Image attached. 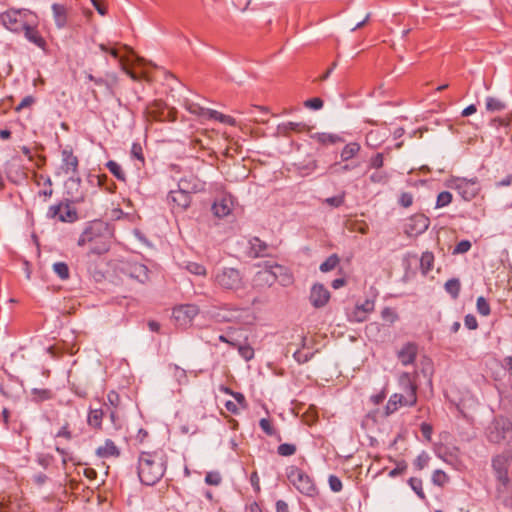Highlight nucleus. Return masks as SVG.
Wrapping results in <instances>:
<instances>
[{"label":"nucleus","mask_w":512,"mask_h":512,"mask_svg":"<svg viewBox=\"0 0 512 512\" xmlns=\"http://www.w3.org/2000/svg\"><path fill=\"white\" fill-rule=\"evenodd\" d=\"M434 265V255L430 251L423 252L420 258V269L423 274H428Z\"/></svg>","instance_id":"nucleus-31"},{"label":"nucleus","mask_w":512,"mask_h":512,"mask_svg":"<svg viewBox=\"0 0 512 512\" xmlns=\"http://www.w3.org/2000/svg\"><path fill=\"white\" fill-rule=\"evenodd\" d=\"M54 273L61 279L67 280L70 276L69 267L65 262H55L52 266Z\"/></svg>","instance_id":"nucleus-37"},{"label":"nucleus","mask_w":512,"mask_h":512,"mask_svg":"<svg viewBox=\"0 0 512 512\" xmlns=\"http://www.w3.org/2000/svg\"><path fill=\"white\" fill-rule=\"evenodd\" d=\"M313 138L317 142L324 144V145L335 144L342 140L341 137H339L338 135L330 134V133H317V134L313 135Z\"/></svg>","instance_id":"nucleus-35"},{"label":"nucleus","mask_w":512,"mask_h":512,"mask_svg":"<svg viewBox=\"0 0 512 512\" xmlns=\"http://www.w3.org/2000/svg\"><path fill=\"white\" fill-rule=\"evenodd\" d=\"M187 110L202 119H210V113L213 112V109L204 108L197 103H188Z\"/></svg>","instance_id":"nucleus-32"},{"label":"nucleus","mask_w":512,"mask_h":512,"mask_svg":"<svg viewBox=\"0 0 512 512\" xmlns=\"http://www.w3.org/2000/svg\"><path fill=\"white\" fill-rule=\"evenodd\" d=\"M460 289H461L460 281L456 278L450 279L445 283V290L454 299H456L459 296Z\"/></svg>","instance_id":"nucleus-38"},{"label":"nucleus","mask_w":512,"mask_h":512,"mask_svg":"<svg viewBox=\"0 0 512 512\" xmlns=\"http://www.w3.org/2000/svg\"><path fill=\"white\" fill-rule=\"evenodd\" d=\"M471 242L469 240L460 241L454 248L453 254H463L470 250Z\"/></svg>","instance_id":"nucleus-61"},{"label":"nucleus","mask_w":512,"mask_h":512,"mask_svg":"<svg viewBox=\"0 0 512 512\" xmlns=\"http://www.w3.org/2000/svg\"><path fill=\"white\" fill-rule=\"evenodd\" d=\"M306 128V125L301 122H286L279 124L277 132L279 135L288 137L290 132H301Z\"/></svg>","instance_id":"nucleus-28"},{"label":"nucleus","mask_w":512,"mask_h":512,"mask_svg":"<svg viewBox=\"0 0 512 512\" xmlns=\"http://www.w3.org/2000/svg\"><path fill=\"white\" fill-rule=\"evenodd\" d=\"M495 498L506 508H512V482L510 478L496 480Z\"/></svg>","instance_id":"nucleus-12"},{"label":"nucleus","mask_w":512,"mask_h":512,"mask_svg":"<svg viewBox=\"0 0 512 512\" xmlns=\"http://www.w3.org/2000/svg\"><path fill=\"white\" fill-rule=\"evenodd\" d=\"M406 469H407L406 462L400 461L397 463L396 467L389 472L388 475L393 478V477L403 474L406 471Z\"/></svg>","instance_id":"nucleus-62"},{"label":"nucleus","mask_w":512,"mask_h":512,"mask_svg":"<svg viewBox=\"0 0 512 512\" xmlns=\"http://www.w3.org/2000/svg\"><path fill=\"white\" fill-rule=\"evenodd\" d=\"M234 206L233 198L230 195H223L217 198L212 205V212L218 218L228 216Z\"/></svg>","instance_id":"nucleus-19"},{"label":"nucleus","mask_w":512,"mask_h":512,"mask_svg":"<svg viewBox=\"0 0 512 512\" xmlns=\"http://www.w3.org/2000/svg\"><path fill=\"white\" fill-rule=\"evenodd\" d=\"M339 264V258L336 254L330 255L321 265H320V271L321 272H329L336 268V266Z\"/></svg>","instance_id":"nucleus-41"},{"label":"nucleus","mask_w":512,"mask_h":512,"mask_svg":"<svg viewBox=\"0 0 512 512\" xmlns=\"http://www.w3.org/2000/svg\"><path fill=\"white\" fill-rule=\"evenodd\" d=\"M168 204L173 212H183L191 204V195L182 192L178 189L171 190L167 196Z\"/></svg>","instance_id":"nucleus-13"},{"label":"nucleus","mask_w":512,"mask_h":512,"mask_svg":"<svg viewBox=\"0 0 512 512\" xmlns=\"http://www.w3.org/2000/svg\"><path fill=\"white\" fill-rule=\"evenodd\" d=\"M250 244V255L257 257L269 256V246L266 242L262 241L258 237H254L249 241Z\"/></svg>","instance_id":"nucleus-25"},{"label":"nucleus","mask_w":512,"mask_h":512,"mask_svg":"<svg viewBox=\"0 0 512 512\" xmlns=\"http://www.w3.org/2000/svg\"><path fill=\"white\" fill-rule=\"evenodd\" d=\"M121 272L131 279H135L140 283H145L148 278V268L137 262H123L120 267Z\"/></svg>","instance_id":"nucleus-11"},{"label":"nucleus","mask_w":512,"mask_h":512,"mask_svg":"<svg viewBox=\"0 0 512 512\" xmlns=\"http://www.w3.org/2000/svg\"><path fill=\"white\" fill-rule=\"evenodd\" d=\"M63 164L62 170L66 173H74L76 171L78 160L77 157L72 154V152L64 150L62 153Z\"/></svg>","instance_id":"nucleus-30"},{"label":"nucleus","mask_w":512,"mask_h":512,"mask_svg":"<svg viewBox=\"0 0 512 512\" xmlns=\"http://www.w3.org/2000/svg\"><path fill=\"white\" fill-rule=\"evenodd\" d=\"M417 403V394L412 392L405 394V392L394 393L390 396L386 406L385 414L391 415L396 412L400 407H412Z\"/></svg>","instance_id":"nucleus-7"},{"label":"nucleus","mask_w":512,"mask_h":512,"mask_svg":"<svg viewBox=\"0 0 512 512\" xmlns=\"http://www.w3.org/2000/svg\"><path fill=\"white\" fill-rule=\"evenodd\" d=\"M344 201H345V194L342 193L340 195L326 198L324 200V203H326L327 205H329L331 207L338 208L341 205H343Z\"/></svg>","instance_id":"nucleus-52"},{"label":"nucleus","mask_w":512,"mask_h":512,"mask_svg":"<svg viewBox=\"0 0 512 512\" xmlns=\"http://www.w3.org/2000/svg\"><path fill=\"white\" fill-rule=\"evenodd\" d=\"M369 179L375 184H385L389 180V174L378 169L370 175Z\"/></svg>","instance_id":"nucleus-45"},{"label":"nucleus","mask_w":512,"mask_h":512,"mask_svg":"<svg viewBox=\"0 0 512 512\" xmlns=\"http://www.w3.org/2000/svg\"><path fill=\"white\" fill-rule=\"evenodd\" d=\"M52 12L55 24L58 28H63L67 24V8L65 5L55 3L52 5Z\"/></svg>","instance_id":"nucleus-27"},{"label":"nucleus","mask_w":512,"mask_h":512,"mask_svg":"<svg viewBox=\"0 0 512 512\" xmlns=\"http://www.w3.org/2000/svg\"><path fill=\"white\" fill-rule=\"evenodd\" d=\"M511 459L512 456L510 453H503L493 458L492 467L495 473L496 480H504L509 478L508 468Z\"/></svg>","instance_id":"nucleus-16"},{"label":"nucleus","mask_w":512,"mask_h":512,"mask_svg":"<svg viewBox=\"0 0 512 512\" xmlns=\"http://www.w3.org/2000/svg\"><path fill=\"white\" fill-rule=\"evenodd\" d=\"M32 399L35 402H43L50 400L53 397V393L49 389L34 388L31 390Z\"/></svg>","instance_id":"nucleus-36"},{"label":"nucleus","mask_w":512,"mask_h":512,"mask_svg":"<svg viewBox=\"0 0 512 512\" xmlns=\"http://www.w3.org/2000/svg\"><path fill=\"white\" fill-rule=\"evenodd\" d=\"M40 179L44 181V185H46L47 187L45 189L39 191V196H43L44 200H46L47 198L51 197V195L53 193L52 183H51L50 178H48V177L45 178V177L41 176Z\"/></svg>","instance_id":"nucleus-57"},{"label":"nucleus","mask_w":512,"mask_h":512,"mask_svg":"<svg viewBox=\"0 0 512 512\" xmlns=\"http://www.w3.org/2000/svg\"><path fill=\"white\" fill-rule=\"evenodd\" d=\"M199 309L194 304L179 305L173 309V319L180 327L189 326L198 315Z\"/></svg>","instance_id":"nucleus-10"},{"label":"nucleus","mask_w":512,"mask_h":512,"mask_svg":"<svg viewBox=\"0 0 512 512\" xmlns=\"http://www.w3.org/2000/svg\"><path fill=\"white\" fill-rule=\"evenodd\" d=\"M505 108V104L497 98L488 97L486 99V109L490 112L501 111Z\"/></svg>","instance_id":"nucleus-43"},{"label":"nucleus","mask_w":512,"mask_h":512,"mask_svg":"<svg viewBox=\"0 0 512 512\" xmlns=\"http://www.w3.org/2000/svg\"><path fill=\"white\" fill-rule=\"evenodd\" d=\"M412 490L418 495L419 498L425 499V493L422 487V480L419 478L412 477L408 481Z\"/></svg>","instance_id":"nucleus-46"},{"label":"nucleus","mask_w":512,"mask_h":512,"mask_svg":"<svg viewBox=\"0 0 512 512\" xmlns=\"http://www.w3.org/2000/svg\"><path fill=\"white\" fill-rule=\"evenodd\" d=\"M96 222L90 221L86 224V227L82 231L78 239V246L87 248L91 253L95 252L96 247Z\"/></svg>","instance_id":"nucleus-15"},{"label":"nucleus","mask_w":512,"mask_h":512,"mask_svg":"<svg viewBox=\"0 0 512 512\" xmlns=\"http://www.w3.org/2000/svg\"><path fill=\"white\" fill-rule=\"evenodd\" d=\"M108 170L118 179L125 181V173L123 172L121 166L115 161H108L106 164Z\"/></svg>","instance_id":"nucleus-42"},{"label":"nucleus","mask_w":512,"mask_h":512,"mask_svg":"<svg viewBox=\"0 0 512 512\" xmlns=\"http://www.w3.org/2000/svg\"><path fill=\"white\" fill-rule=\"evenodd\" d=\"M104 226H105V234L103 235L104 241L101 244L98 242V254L102 253V252H107L109 250L110 244L114 237L113 229L106 223L104 224Z\"/></svg>","instance_id":"nucleus-33"},{"label":"nucleus","mask_w":512,"mask_h":512,"mask_svg":"<svg viewBox=\"0 0 512 512\" xmlns=\"http://www.w3.org/2000/svg\"><path fill=\"white\" fill-rule=\"evenodd\" d=\"M178 190L189 195L203 189V183L194 175L183 177L178 182Z\"/></svg>","instance_id":"nucleus-21"},{"label":"nucleus","mask_w":512,"mask_h":512,"mask_svg":"<svg viewBox=\"0 0 512 512\" xmlns=\"http://www.w3.org/2000/svg\"><path fill=\"white\" fill-rule=\"evenodd\" d=\"M448 186L457 191L459 196L465 201L474 199L481 190V185L477 177L464 178L452 177L448 181Z\"/></svg>","instance_id":"nucleus-5"},{"label":"nucleus","mask_w":512,"mask_h":512,"mask_svg":"<svg viewBox=\"0 0 512 512\" xmlns=\"http://www.w3.org/2000/svg\"><path fill=\"white\" fill-rule=\"evenodd\" d=\"M120 455V448L111 439H106L103 445L98 446V457L117 458Z\"/></svg>","instance_id":"nucleus-24"},{"label":"nucleus","mask_w":512,"mask_h":512,"mask_svg":"<svg viewBox=\"0 0 512 512\" xmlns=\"http://www.w3.org/2000/svg\"><path fill=\"white\" fill-rule=\"evenodd\" d=\"M238 352L246 361H249L254 357V350L249 345H239Z\"/></svg>","instance_id":"nucleus-55"},{"label":"nucleus","mask_w":512,"mask_h":512,"mask_svg":"<svg viewBox=\"0 0 512 512\" xmlns=\"http://www.w3.org/2000/svg\"><path fill=\"white\" fill-rule=\"evenodd\" d=\"M277 452L281 456H291L296 452V446L290 443L280 444L277 448Z\"/></svg>","instance_id":"nucleus-50"},{"label":"nucleus","mask_w":512,"mask_h":512,"mask_svg":"<svg viewBox=\"0 0 512 512\" xmlns=\"http://www.w3.org/2000/svg\"><path fill=\"white\" fill-rule=\"evenodd\" d=\"M487 438L492 443H512V422L509 419L498 417L487 427Z\"/></svg>","instance_id":"nucleus-4"},{"label":"nucleus","mask_w":512,"mask_h":512,"mask_svg":"<svg viewBox=\"0 0 512 512\" xmlns=\"http://www.w3.org/2000/svg\"><path fill=\"white\" fill-rule=\"evenodd\" d=\"M210 119L217 120L221 123H224V124H227L230 126H236V124H237L236 120L233 117H231L229 115L222 114L216 110H213V112L210 113Z\"/></svg>","instance_id":"nucleus-40"},{"label":"nucleus","mask_w":512,"mask_h":512,"mask_svg":"<svg viewBox=\"0 0 512 512\" xmlns=\"http://www.w3.org/2000/svg\"><path fill=\"white\" fill-rule=\"evenodd\" d=\"M430 225V219L421 213L412 215L404 225V232L409 237H416L423 234Z\"/></svg>","instance_id":"nucleus-9"},{"label":"nucleus","mask_w":512,"mask_h":512,"mask_svg":"<svg viewBox=\"0 0 512 512\" xmlns=\"http://www.w3.org/2000/svg\"><path fill=\"white\" fill-rule=\"evenodd\" d=\"M274 283L275 278L272 264H265L261 270L256 272L252 280L253 287L258 289L271 287Z\"/></svg>","instance_id":"nucleus-14"},{"label":"nucleus","mask_w":512,"mask_h":512,"mask_svg":"<svg viewBox=\"0 0 512 512\" xmlns=\"http://www.w3.org/2000/svg\"><path fill=\"white\" fill-rule=\"evenodd\" d=\"M167 459L163 451L142 452L138 458V477L142 484L155 485L166 471Z\"/></svg>","instance_id":"nucleus-2"},{"label":"nucleus","mask_w":512,"mask_h":512,"mask_svg":"<svg viewBox=\"0 0 512 512\" xmlns=\"http://www.w3.org/2000/svg\"><path fill=\"white\" fill-rule=\"evenodd\" d=\"M398 203L404 208L410 207L413 204V195L409 192H402L399 196Z\"/></svg>","instance_id":"nucleus-59"},{"label":"nucleus","mask_w":512,"mask_h":512,"mask_svg":"<svg viewBox=\"0 0 512 512\" xmlns=\"http://www.w3.org/2000/svg\"><path fill=\"white\" fill-rule=\"evenodd\" d=\"M288 479L300 493L308 496L316 493L313 480L301 469L293 467L288 473Z\"/></svg>","instance_id":"nucleus-6"},{"label":"nucleus","mask_w":512,"mask_h":512,"mask_svg":"<svg viewBox=\"0 0 512 512\" xmlns=\"http://www.w3.org/2000/svg\"><path fill=\"white\" fill-rule=\"evenodd\" d=\"M328 482H329V487L333 492H340L342 490V487H343L342 481L337 476L330 475Z\"/></svg>","instance_id":"nucleus-60"},{"label":"nucleus","mask_w":512,"mask_h":512,"mask_svg":"<svg viewBox=\"0 0 512 512\" xmlns=\"http://www.w3.org/2000/svg\"><path fill=\"white\" fill-rule=\"evenodd\" d=\"M47 216L50 219L61 222H74L77 220V212L68 202H60L50 206Z\"/></svg>","instance_id":"nucleus-8"},{"label":"nucleus","mask_w":512,"mask_h":512,"mask_svg":"<svg viewBox=\"0 0 512 512\" xmlns=\"http://www.w3.org/2000/svg\"><path fill=\"white\" fill-rule=\"evenodd\" d=\"M452 194L449 191H442L438 194L436 200V208H443L452 202Z\"/></svg>","instance_id":"nucleus-44"},{"label":"nucleus","mask_w":512,"mask_h":512,"mask_svg":"<svg viewBox=\"0 0 512 512\" xmlns=\"http://www.w3.org/2000/svg\"><path fill=\"white\" fill-rule=\"evenodd\" d=\"M309 299L315 308H321L328 303L330 292L323 284L316 283L311 288Z\"/></svg>","instance_id":"nucleus-18"},{"label":"nucleus","mask_w":512,"mask_h":512,"mask_svg":"<svg viewBox=\"0 0 512 512\" xmlns=\"http://www.w3.org/2000/svg\"><path fill=\"white\" fill-rule=\"evenodd\" d=\"M222 481L221 475L218 472H208L205 476V482L208 485L218 486Z\"/></svg>","instance_id":"nucleus-56"},{"label":"nucleus","mask_w":512,"mask_h":512,"mask_svg":"<svg viewBox=\"0 0 512 512\" xmlns=\"http://www.w3.org/2000/svg\"><path fill=\"white\" fill-rule=\"evenodd\" d=\"M1 20L3 25L13 32H21L27 24L19 11H7L1 15Z\"/></svg>","instance_id":"nucleus-17"},{"label":"nucleus","mask_w":512,"mask_h":512,"mask_svg":"<svg viewBox=\"0 0 512 512\" xmlns=\"http://www.w3.org/2000/svg\"><path fill=\"white\" fill-rule=\"evenodd\" d=\"M259 425L261 427V429L263 430V432L269 436H274L276 435V430L275 428L273 427L271 421L267 418H262L260 421H259Z\"/></svg>","instance_id":"nucleus-51"},{"label":"nucleus","mask_w":512,"mask_h":512,"mask_svg":"<svg viewBox=\"0 0 512 512\" xmlns=\"http://www.w3.org/2000/svg\"><path fill=\"white\" fill-rule=\"evenodd\" d=\"M272 265L275 282H278L283 287L291 286L293 284L294 278L290 270L277 263Z\"/></svg>","instance_id":"nucleus-22"},{"label":"nucleus","mask_w":512,"mask_h":512,"mask_svg":"<svg viewBox=\"0 0 512 512\" xmlns=\"http://www.w3.org/2000/svg\"><path fill=\"white\" fill-rule=\"evenodd\" d=\"M360 151V145L356 142L348 143L341 151V159L348 161L358 154Z\"/></svg>","instance_id":"nucleus-34"},{"label":"nucleus","mask_w":512,"mask_h":512,"mask_svg":"<svg viewBox=\"0 0 512 512\" xmlns=\"http://www.w3.org/2000/svg\"><path fill=\"white\" fill-rule=\"evenodd\" d=\"M186 269L191 274L198 275V276H205L207 273L206 268L202 264H199L196 262H188L186 265Z\"/></svg>","instance_id":"nucleus-49"},{"label":"nucleus","mask_w":512,"mask_h":512,"mask_svg":"<svg viewBox=\"0 0 512 512\" xmlns=\"http://www.w3.org/2000/svg\"><path fill=\"white\" fill-rule=\"evenodd\" d=\"M448 480L447 474L440 469L435 470L432 474V482L437 486H444Z\"/></svg>","instance_id":"nucleus-47"},{"label":"nucleus","mask_w":512,"mask_h":512,"mask_svg":"<svg viewBox=\"0 0 512 512\" xmlns=\"http://www.w3.org/2000/svg\"><path fill=\"white\" fill-rule=\"evenodd\" d=\"M398 384L401 392L417 394V385L413 382L409 373H402L398 378Z\"/></svg>","instance_id":"nucleus-29"},{"label":"nucleus","mask_w":512,"mask_h":512,"mask_svg":"<svg viewBox=\"0 0 512 512\" xmlns=\"http://www.w3.org/2000/svg\"><path fill=\"white\" fill-rule=\"evenodd\" d=\"M429 460H430L429 455L425 451H423L415 459L414 465H415L416 469L422 470L423 468H425L427 466Z\"/></svg>","instance_id":"nucleus-53"},{"label":"nucleus","mask_w":512,"mask_h":512,"mask_svg":"<svg viewBox=\"0 0 512 512\" xmlns=\"http://www.w3.org/2000/svg\"><path fill=\"white\" fill-rule=\"evenodd\" d=\"M417 346L414 343H406L397 353L399 361L407 366L412 364L417 356Z\"/></svg>","instance_id":"nucleus-23"},{"label":"nucleus","mask_w":512,"mask_h":512,"mask_svg":"<svg viewBox=\"0 0 512 512\" xmlns=\"http://www.w3.org/2000/svg\"><path fill=\"white\" fill-rule=\"evenodd\" d=\"M98 49L103 54L105 64L114 68V71H105L104 76L98 79V101L101 100L108 105L120 104L119 98L116 96L118 90V70L124 71L131 79L138 80L139 77L130 69L128 65L131 62V56L134 55L133 50L117 42L98 44Z\"/></svg>","instance_id":"nucleus-1"},{"label":"nucleus","mask_w":512,"mask_h":512,"mask_svg":"<svg viewBox=\"0 0 512 512\" xmlns=\"http://www.w3.org/2000/svg\"><path fill=\"white\" fill-rule=\"evenodd\" d=\"M383 137L380 136L378 130H372L366 135V144L369 147L376 148L383 142Z\"/></svg>","instance_id":"nucleus-39"},{"label":"nucleus","mask_w":512,"mask_h":512,"mask_svg":"<svg viewBox=\"0 0 512 512\" xmlns=\"http://www.w3.org/2000/svg\"><path fill=\"white\" fill-rule=\"evenodd\" d=\"M131 156L138 161L141 162V164H144V155L142 146L139 143H133L131 147Z\"/></svg>","instance_id":"nucleus-58"},{"label":"nucleus","mask_w":512,"mask_h":512,"mask_svg":"<svg viewBox=\"0 0 512 512\" xmlns=\"http://www.w3.org/2000/svg\"><path fill=\"white\" fill-rule=\"evenodd\" d=\"M22 31L24 32L26 39L31 43L35 44L39 48L45 47L46 42L35 27L26 24Z\"/></svg>","instance_id":"nucleus-26"},{"label":"nucleus","mask_w":512,"mask_h":512,"mask_svg":"<svg viewBox=\"0 0 512 512\" xmlns=\"http://www.w3.org/2000/svg\"><path fill=\"white\" fill-rule=\"evenodd\" d=\"M215 283L224 290L238 291L245 288V281L242 273L231 267L219 269L214 275Z\"/></svg>","instance_id":"nucleus-3"},{"label":"nucleus","mask_w":512,"mask_h":512,"mask_svg":"<svg viewBox=\"0 0 512 512\" xmlns=\"http://www.w3.org/2000/svg\"><path fill=\"white\" fill-rule=\"evenodd\" d=\"M373 300H365L362 304H357L354 310L349 314V320L352 322H364L368 315L374 310Z\"/></svg>","instance_id":"nucleus-20"},{"label":"nucleus","mask_w":512,"mask_h":512,"mask_svg":"<svg viewBox=\"0 0 512 512\" xmlns=\"http://www.w3.org/2000/svg\"><path fill=\"white\" fill-rule=\"evenodd\" d=\"M476 306L478 313L482 316H488L491 312L490 305L483 296L477 298Z\"/></svg>","instance_id":"nucleus-48"},{"label":"nucleus","mask_w":512,"mask_h":512,"mask_svg":"<svg viewBox=\"0 0 512 512\" xmlns=\"http://www.w3.org/2000/svg\"><path fill=\"white\" fill-rule=\"evenodd\" d=\"M382 318L384 320L390 321L393 323L397 319V314L392 308L386 307L381 312Z\"/></svg>","instance_id":"nucleus-63"},{"label":"nucleus","mask_w":512,"mask_h":512,"mask_svg":"<svg viewBox=\"0 0 512 512\" xmlns=\"http://www.w3.org/2000/svg\"><path fill=\"white\" fill-rule=\"evenodd\" d=\"M305 106L309 107L311 109H314V110H318V109L322 108L323 101L320 98H317V97L311 98V99H308L305 102Z\"/></svg>","instance_id":"nucleus-64"},{"label":"nucleus","mask_w":512,"mask_h":512,"mask_svg":"<svg viewBox=\"0 0 512 512\" xmlns=\"http://www.w3.org/2000/svg\"><path fill=\"white\" fill-rule=\"evenodd\" d=\"M384 165V155L383 153H376L373 157H371L369 161V167L373 169H380Z\"/></svg>","instance_id":"nucleus-54"}]
</instances>
